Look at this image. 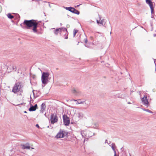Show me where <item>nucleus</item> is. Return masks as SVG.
Here are the masks:
<instances>
[{"instance_id":"obj_1","label":"nucleus","mask_w":156,"mask_h":156,"mask_svg":"<svg viewBox=\"0 0 156 156\" xmlns=\"http://www.w3.org/2000/svg\"><path fill=\"white\" fill-rule=\"evenodd\" d=\"M38 24V22L36 20H25L23 23H21L20 26L23 29H30L31 27H33L32 30L33 32L35 33H37V28Z\"/></svg>"},{"instance_id":"obj_2","label":"nucleus","mask_w":156,"mask_h":156,"mask_svg":"<svg viewBox=\"0 0 156 156\" xmlns=\"http://www.w3.org/2000/svg\"><path fill=\"white\" fill-rule=\"evenodd\" d=\"M49 73L48 72H43L41 76V81L42 83L46 84L48 82V79Z\"/></svg>"},{"instance_id":"obj_3","label":"nucleus","mask_w":156,"mask_h":156,"mask_svg":"<svg viewBox=\"0 0 156 156\" xmlns=\"http://www.w3.org/2000/svg\"><path fill=\"white\" fill-rule=\"evenodd\" d=\"M21 86L20 82H17L15 83V85L13 87L12 89V92L15 94H16L19 92L20 90Z\"/></svg>"},{"instance_id":"obj_4","label":"nucleus","mask_w":156,"mask_h":156,"mask_svg":"<svg viewBox=\"0 0 156 156\" xmlns=\"http://www.w3.org/2000/svg\"><path fill=\"white\" fill-rule=\"evenodd\" d=\"M58 119L57 115L54 114H52L51 115L50 121L52 124H54L58 122Z\"/></svg>"},{"instance_id":"obj_5","label":"nucleus","mask_w":156,"mask_h":156,"mask_svg":"<svg viewBox=\"0 0 156 156\" xmlns=\"http://www.w3.org/2000/svg\"><path fill=\"white\" fill-rule=\"evenodd\" d=\"M67 135V133L63 130H60V131L57 134L56 137L57 138H63L66 135Z\"/></svg>"},{"instance_id":"obj_6","label":"nucleus","mask_w":156,"mask_h":156,"mask_svg":"<svg viewBox=\"0 0 156 156\" xmlns=\"http://www.w3.org/2000/svg\"><path fill=\"white\" fill-rule=\"evenodd\" d=\"M63 122L65 126H69L70 123L69 118L67 115H64L63 116Z\"/></svg>"},{"instance_id":"obj_7","label":"nucleus","mask_w":156,"mask_h":156,"mask_svg":"<svg viewBox=\"0 0 156 156\" xmlns=\"http://www.w3.org/2000/svg\"><path fill=\"white\" fill-rule=\"evenodd\" d=\"M141 101L143 104L145 106L148 107L149 105V102L148 100L147 99V96L144 95V97L142 98Z\"/></svg>"},{"instance_id":"obj_8","label":"nucleus","mask_w":156,"mask_h":156,"mask_svg":"<svg viewBox=\"0 0 156 156\" xmlns=\"http://www.w3.org/2000/svg\"><path fill=\"white\" fill-rule=\"evenodd\" d=\"M8 72H11L12 71H16V66L14 65H10L7 68Z\"/></svg>"},{"instance_id":"obj_9","label":"nucleus","mask_w":156,"mask_h":156,"mask_svg":"<svg viewBox=\"0 0 156 156\" xmlns=\"http://www.w3.org/2000/svg\"><path fill=\"white\" fill-rule=\"evenodd\" d=\"M21 146L23 149H29L30 148V144L29 143H27L25 144H22Z\"/></svg>"},{"instance_id":"obj_10","label":"nucleus","mask_w":156,"mask_h":156,"mask_svg":"<svg viewBox=\"0 0 156 156\" xmlns=\"http://www.w3.org/2000/svg\"><path fill=\"white\" fill-rule=\"evenodd\" d=\"M32 92L34 98L39 97L41 94V92L39 91L33 90Z\"/></svg>"},{"instance_id":"obj_11","label":"nucleus","mask_w":156,"mask_h":156,"mask_svg":"<svg viewBox=\"0 0 156 156\" xmlns=\"http://www.w3.org/2000/svg\"><path fill=\"white\" fill-rule=\"evenodd\" d=\"M37 108V105L36 104L34 106L31 105L29 108V110L30 112L34 111L36 110Z\"/></svg>"},{"instance_id":"obj_12","label":"nucleus","mask_w":156,"mask_h":156,"mask_svg":"<svg viewBox=\"0 0 156 156\" xmlns=\"http://www.w3.org/2000/svg\"><path fill=\"white\" fill-rule=\"evenodd\" d=\"M46 107L45 104L44 103H42L41 106V110H40L41 112L43 113L45 110Z\"/></svg>"},{"instance_id":"obj_13","label":"nucleus","mask_w":156,"mask_h":156,"mask_svg":"<svg viewBox=\"0 0 156 156\" xmlns=\"http://www.w3.org/2000/svg\"><path fill=\"white\" fill-rule=\"evenodd\" d=\"M73 93L76 96H78L80 94V92L77 89H73Z\"/></svg>"},{"instance_id":"obj_14","label":"nucleus","mask_w":156,"mask_h":156,"mask_svg":"<svg viewBox=\"0 0 156 156\" xmlns=\"http://www.w3.org/2000/svg\"><path fill=\"white\" fill-rule=\"evenodd\" d=\"M58 29L60 32L62 33V31L64 32H66V34L67 33V34H68V33L67 32V29L66 28L64 27H62L59 28Z\"/></svg>"},{"instance_id":"obj_15","label":"nucleus","mask_w":156,"mask_h":156,"mask_svg":"<svg viewBox=\"0 0 156 156\" xmlns=\"http://www.w3.org/2000/svg\"><path fill=\"white\" fill-rule=\"evenodd\" d=\"M72 12L77 15L79 14L80 13V12L79 11L76 9L74 8H73Z\"/></svg>"},{"instance_id":"obj_16","label":"nucleus","mask_w":156,"mask_h":156,"mask_svg":"<svg viewBox=\"0 0 156 156\" xmlns=\"http://www.w3.org/2000/svg\"><path fill=\"white\" fill-rule=\"evenodd\" d=\"M111 147L113 151H114V152H116V151L115 149V147H116L115 146V143H112L111 144Z\"/></svg>"},{"instance_id":"obj_17","label":"nucleus","mask_w":156,"mask_h":156,"mask_svg":"<svg viewBox=\"0 0 156 156\" xmlns=\"http://www.w3.org/2000/svg\"><path fill=\"white\" fill-rule=\"evenodd\" d=\"M6 15L9 19H11L14 18V16L12 15L10 13H9Z\"/></svg>"},{"instance_id":"obj_18","label":"nucleus","mask_w":156,"mask_h":156,"mask_svg":"<svg viewBox=\"0 0 156 156\" xmlns=\"http://www.w3.org/2000/svg\"><path fill=\"white\" fill-rule=\"evenodd\" d=\"M73 7H66L65 9L66 10H68L70 12H72V9Z\"/></svg>"},{"instance_id":"obj_19","label":"nucleus","mask_w":156,"mask_h":156,"mask_svg":"<svg viewBox=\"0 0 156 156\" xmlns=\"http://www.w3.org/2000/svg\"><path fill=\"white\" fill-rule=\"evenodd\" d=\"M73 100L75 101H77V103H76V104H84V103L85 102V101H82L79 102V101H77V100Z\"/></svg>"},{"instance_id":"obj_20","label":"nucleus","mask_w":156,"mask_h":156,"mask_svg":"<svg viewBox=\"0 0 156 156\" xmlns=\"http://www.w3.org/2000/svg\"><path fill=\"white\" fill-rule=\"evenodd\" d=\"M59 32H60V31H59L58 28H57L56 29V30H55L54 33L55 34L57 35L58 34Z\"/></svg>"},{"instance_id":"obj_21","label":"nucleus","mask_w":156,"mask_h":156,"mask_svg":"<svg viewBox=\"0 0 156 156\" xmlns=\"http://www.w3.org/2000/svg\"><path fill=\"white\" fill-rule=\"evenodd\" d=\"M78 32V30H74L73 31V37L75 36L76 33Z\"/></svg>"},{"instance_id":"obj_22","label":"nucleus","mask_w":156,"mask_h":156,"mask_svg":"<svg viewBox=\"0 0 156 156\" xmlns=\"http://www.w3.org/2000/svg\"><path fill=\"white\" fill-rule=\"evenodd\" d=\"M146 3L148 4L152 2L151 0H146Z\"/></svg>"},{"instance_id":"obj_23","label":"nucleus","mask_w":156,"mask_h":156,"mask_svg":"<svg viewBox=\"0 0 156 156\" xmlns=\"http://www.w3.org/2000/svg\"><path fill=\"white\" fill-rule=\"evenodd\" d=\"M148 5H149L150 6V9L152 8H153V4L152 2L151 3L148 4Z\"/></svg>"},{"instance_id":"obj_24","label":"nucleus","mask_w":156,"mask_h":156,"mask_svg":"<svg viewBox=\"0 0 156 156\" xmlns=\"http://www.w3.org/2000/svg\"><path fill=\"white\" fill-rule=\"evenodd\" d=\"M151 14L154 13V8H151Z\"/></svg>"},{"instance_id":"obj_25","label":"nucleus","mask_w":156,"mask_h":156,"mask_svg":"<svg viewBox=\"0 0 156 156\" xmlns=\"http://www.w3.org/2000/svg\"><path fill=\"white\" fill-rule=\"evenodd\" d=\"M84 104H85V105H86V106H87V108L89 107V105H90V103H85H85H84Z\"/></svg>"},{"instance_id":"obj_26","label":"nucleus","mask_w":156,"mask_h":156,"mask_svg":"<svg viewBox=\"0 0 156 156\" xmlns=\"http://www.w3.org/2000/svg\"><path fill=\"white\" fill-rule=\"evenodd\" d=\"M146 112H148L150 113H153V112H152V111H150V110L148 109H147V110H146Z\"/></svg>"},{"instance_id":"obj_27","label":"nucleus","mask_w":156,"mask_h":156,"mask_svg":"<svg viewBox=\"0 0 156 156\" xmlns=\"http://www.w3.org/2000/svg\"><path fill=\"white\" fill-rule=\"evenodd\" d=\"M103 22H104V21L102 20H101L100 21V24H102V25H103Z\"/></svg>"},{"instance_id":"obj_28","label":"nucleus","mask_w":156,"mask_h":156,"mask_svg":"<svg viewBox=\"0 0 156 156\" xmlns=\"http://www.w3.org/2000/svg\"><path fill=\"white\" fill-rule=\"evenodd\" d=\"M122 95L121 96L119 95L118 96V98H123V97H122Z\"/></svg>"},{"instance_id":"obj_29","label":"nucleus","mask_w":156,"mask_h":156,"mask_svg":"<svg viewBox=\"0 0 156 156\" xmlns=\"http://www.w3.org/2000/svg\"><path fill=\"white\" fill-rule=\"evenodd\" d=\"M30 82L31 84L33 85H34V84H35V83L34 82H32L31 81H30Z\"/></svg>"},{"instance_id":"obj_30","label":"nucleus","mask_w":156,"mask_h":156,"mask_svg":"<svg viewBox=\"0 0 156 156\" xmlns=\"http://www.w3.org/2000/svg\"><path fill=\"white\" fill-rule=\"evenodd\" d=\"M90 38L91 40H93V37L92 36H90Z\"/></svg>"},{"instance_id":"obj_31","label":"nucleus","mask_w":156,"mask_h":156,"mask_svg":"<svg viewBox=\"0 0 156 156\" xmlns=\"http://www.w3.org/2000/svg\"><path fill=\"white\" fill-rule=\"evenodd\" d=\"M87 39H86L85 40V43H87Z\"/></svg>"},{"instance_id":"obj_32","label":"nucleus","mask_w":156,"mask_h":156,"mask_svg":"<svg viewBox=\"0 0 156 156\" xmlns=\"http://www.w3.org/2000/svg\"><path fill=\"white\" fill-rule=\"evenodd\" d=\"M2 10V8L1 5H0V12H1Z\"/></svg>"},{"instance_id":"obj_33","label":"nucleus","mask_w":156,"mask_h":156,"mask_svg":"<svg viewBox=\"0 0 156 156\" xmlns=\"http://www.w3.org/2000/svg\"><path fill=\"white\" fill-rule=\"evenodd\" d=\"M142 109H143V110L144 111H146V110H147V109H145V108H142Z\"/></svg>"},{"instance_id":"obj_34","label":"nucleus","mask_w":156,"mask_h":156,"mask_svg":"<svg viewBox=\"0 0 156 156\" xmlns=\"http://www.w3.org/2000/svg\"><path fill=\"white\" fill-rule=\"evenodd\" d=\"M36 127H37V128H39V126L38 124H36Z\"/></svg>"},{"instance_id":"obj_35","label":"nucleus","mask_w":156,"mask_h":156,"mask_svg":"<svg viewBox=\"0 0 156 156\" xmlns=\"http://www.w3.org/2000/svg\"><path fill=\"white\" fill-rule=\"evenodd\" d=\"M80 5H76V6H75V8H76L77 7H78L79 6H80Z\"/></svg>"},{"instance_id":"obj_36","label":"nucleus","mask_w":156,"mask_h":156,"mask_svg":"<svg viewBox=\"0 0 156 156\" xmlns=\"http://www.w3.org/2000/svg\"><path fill=\"white\" fill-rule=\"evenodd\" d=\"M97 23H100V21H98V20H97Z\"/></svg>"},{"instance_id":"obj_37","label":"nucleus","mask_w":156,"mask_h":156,"mask_svg":"<svg viewBox=\"0 0 156 156\" xmlns=\"http://www.w3.org/2000/svg\"><path fill=\"white\" fill-rule=\"evenodd\" d=\"M153 36H154V37H156V34H154V35H153Z\"/></svg>"},{"instance_id":"obj_38","label":"nucleus","mask_w":156,"mask_h":156,"mask_svg":"<svg viewBox=\"0 0 156 156\" xmlns=\"http://www.w3.org/2000/svg\"><path fill=\"white\" fill-rule=\"evenodd\" d=\"M68 37L67 36H66V37H65V39H68Z\"/></svg>"},{"instance_id":"obj_39","label":"nucleus","mask_w":156,"mask_h":156,"mask_svg":"<svg viewBox=\"0 0 156 156\" xmlns=\"http://www.w3.org/2000/svg\"><path fill=\"white\" fill-rule=\"evenodd\" d=\"M34 149V148H33V147H31V149L30 150H31V151H32V149Z\"/></svg>"},{"instance_id":"obj_40","label":"nucleus","mask_w":156,"mask_h":156,"mask_svg":"<svg viewBox=\"0 0 156 156\" xmlns=\"http://www.w3.org/2000/svg\"><path fill=\"white\" fill-rule=\"evenodd\" d=\"M33 78L34 79L35 78V76H34L33 77Z\"/></svg>"},{"instance_id":"obj_41","label":"nucleus","mask_w":156,"mask_h":156,"mask_svg":"<svg viewBox=\"0 0 156 156\" xmlns=\"http://www.w3.org/2000/svg\"><path fill=\"white\" fill-rule=\"evenodd\" d=\"M95 135V133H93V135Z\"/></svg>"},{"instance_id":"obj_42","label":"nucleus","mask_w":156,"mask_h":156,"mask_svg":"<svg viewBox=\"0 0 156 156\" xmlns=\"http://www.w3.org/2000/svg\"><path fill=\"white\" fill-rule=\"evenodd\" d=\"M128 104H131V103H130V102H128Z\"/></svg>"},{"instance_id":"obj_43","label":"nucleus","mask_w":156,"mask_h":156,"mask_svg":"<svg viewBox=\"0 0 156 156\" xmlns=\"http://www.w3.org/2000/svg\"><path fill=\"white\" fill-rule=\"evenodd\" d=\"M24 112L25 113H27V112L26 111H25Z\"/></svg>"},{"instance_id":"obj_44","label":"nucleus","mask_w":156,"mask_h":156,"mask_svg":"<svg viewBox=\"0 0 156 156\" xmlns=\"http://www.w3.org/2000/svg\"><path fill=\"white\" fill-rule=\"evenodd\" d=\"M154 62L155 64V67H156V63H155V62Z\"/></svg>"},{"instance_id":"obj_45","label":"nucleus","mask_w":156,"mask_h":156,"mask_svg":"<svg viewBox=\"0 0 156 156\" xmlns=\"http://www.w3.org/2000/svg\"><path fill=\"white\" fill-rule=\"evenodd\" d=\"M107 140H105V143H106V142H107Z\"/></svg>"},{"instance_id":"obj_46","label":"nucleus","mask_w":156,"mask_h":156,"mask_svg":"<svg viewBox=\"0 0 156 156\" xmlns=\"http://www.w3.org/2000/svg\"><path fill=\"white\" fill-rule=\"evenodd\" d=\"M155 71L156 72V67H155Z\"/></svg>"},{"instance_id":"obj_47","label":"nucleus","mask_w":156,"mask_h":156,"mask_svg":"<svg viewBox=\"0 0 156 156\" xmlns=\"http://www.w3.org/2000/svg\"><path fill=\"white\" fill-rule=\"evenodd\" d=\"M122 148H123V147H122L121 148V150H122Z\"/></svg>"},{"instance_id":"obj_48","label":"nucleus","mask_w":156,"mask_h":156,"mask_svg":"<svg viewBox=\"0 0 156 156\" xmlns=\"http://www.w3.org/2000/svg\"><path fill=\"white\" fill-rule=\"evenodd\" d=\"M44 13V15H45V16H46V15H45V13Z\"/></svg>"},{"instance_id":"obj_49","label":"nucleus","mask_w":156,"mask_h":156,"mask_svg":"<svg viewBox=\"0 0 156 156\" xmlns=\"http://www.w3.org/2000/svg\"><path fill=\"white\" fill-rule=\"evenodd\" d=\"M60 25H62V23H60Z\"/></svg>"}]
</instances>
